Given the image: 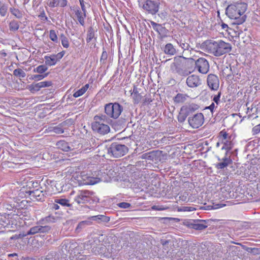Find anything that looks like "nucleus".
I'll use <instances>...</instances> for the list:
<instances>
[{
  "mask_svg": "<svg viewBox=\"0 0 260 260\" xmlns=\"http://www.w3.org/2000/svg\"><path fill=\"white\" fill-rule=\"evenodd\" d=\"M128 150V149L126 146L116 142L112 143L107 148L108 154L114 157H119L124 155Z\"/></svg>",
  "mask_w": 260,
  "mask_h": 260,
  "instance_id": "4",
  "label": "nucleus"
},
{
  "mask_svg": "<svg viewBox=\"0 0 260 260\" xmlns=\"http://www.w3.org/2000/svg\"><path fill=\"white\" fill-rule=\"evenodd\" d=\"M64 54V52L62 51L60 53H58L56 55H55V56H56V58H57V60L61 59Z\"/></svg>",
  "mask_w": 260,
  "mask_h": 260,
  "instance_id": "63",
  "label": "nucleus"
},
{
  "mask_svg": "<svg viewBox=\"0 0 260 260\" xmlns=\"http://www.w3.org/2000/svg\"><path fill=\"white\" fill-rule=\"evenodd\" d=\"M207 50L208 52L216 56H220L231 51L232 46L230 43L222 40L217 41L210 40L207 42Z\"/></svg>",
  "mask_w": 260,
  "mask_h": 260,
  "instance_id": "3",
  "label": "nucleus"
},
{
  "mask_svg": "<svg viewBox=\"0 0 260 260\" xmlns=\"http://www.w3.org/2000/svg\"><path fill=\"white\" fill-rule=\"evenodd\" d=\"M94 122H99V123H109L111 122V120L106 115L100 114L99 115H96L94 117Z\"/></svg>",
  "mask_w": 260,
  "mask_h": 260,
  "instance_id": "23",
  "label": "nucleus"
},
{
  "mask_svg": "<svg viewBox=\"0 0 260 260\" xmlns=\"http://www.w3.org/2000/svg\"><path fill=\"white\" fill-rule=\"evenodd\" d=\"M8 10V6L7 5L0 2V15L2 17L6 16Z\"/></svg>",
  "mask_w": 260,
  "mask_h": 260,
  "instance_id": "40",
  "label": "nucleus"
},
{
  "mask_svg": "<svg viewBox=\"0 0 260 260\" xmlns=\"http://www.w3.org/2000/svg\"><path fill=\"white\" fill-rule=\"evenodd\" d=\"M89 87V84H86L84 86H83L81 88L76 91L74 94L73 96L75 98H78L81 95H82L88 89Z\"/></svg>",
  "mask_w": 260,
  "mask_h": 260,
  "instance_id": "31",
  "label": "nucleus"
},
{
  "mask_svg": "<svg viewBox=\"0 0 260 260\" xmlns=\"http://www.w3.org/2000/svg\"><path fill=\"white\" fill-rule=\"evenodd\" d=\"M221 96V92H218L217 94L215 95L213 97V101L218 105L220 102V98Z\"/></svg>",
  "mask_w": 260,
  "mask_h": 260,
  "instance_id": "55",
  "label": "nucleus"
},
{
  "mask_svg": "<svg viewBox=\"0 0 260 260\" xmlns=\"http://www.w3.org/2000/svg\"><path fill=\"white\" fill-rule=\"evenodd\" d=\"M67 0H58V6L60 7H64L67 5Z\"/></svg>",
  "mask_w": 260,
  "mask_h": 260,
  "instance_id": "57",
  "label": "nucleus"
},
{
  "mask_svg": "<svg viewBox=\"0 0 260 260\" xmlns=\"http://www.w3.org/2000/svg\"><path fill=\"white\" fill-rule=\"evenodd\" d=\"M252 132L253 135L257 134L260 132V123L253 127Z\"/></svg>",
  "mask_w": 260,
  "mask_h": 260,
  "instance_id": "56",
  "label": "nucleus"
},
{
  "mask_svg": "<svg viewBox=\"0 0 260 260\" xmlns=\"http://www.w3.org/2000/svg\"><path fill=\"white\" fill-rule=\"evenodd\" d=\"M220 135L222 136V141L228 140V134L225 132L221 131L220 132Z\"/></svg>",
  "mask_w": 260,
  "mask_h": 260,
  "instance_id": "58",
  "label": "nucleus"
},
{
  "mask_svg": "<svg viewBox=\"0 0 260 260\" xmlns=\"http://www.w3.org/2000/svg\"><path fill=\"white\" fill-rule=\"evenodd\" d=\"M48 75V73H46L44 75H34L31 76V79L36 81H39L47 77Z\"/></svg>",
  "mask_w": 260,
  "mask_h": 260,
  "instance_id": "47",
  "label": "nucleus"
},
{
  "mask_svg": "<svg viewBox=\"0 0 260 260\" xmlns=\"http://www.w3.org/2000/svg\"><path fill=\"white\" fill-rule=\"evenodd\" d=\"M171 70L182 76H187L190 73V71L184 66V58H175L174 62L171 65Z\"/></svg>",
  "mask_w": 260,
  "mask_h": 260,
  "instance_id": "6",
  "label": "nucleus"
},
{
  "mask_svg": "<svg viewBox=\"0 0 260 260\" xmlns=\"http://www.w3.org/2000/svg\"><path fill=\"white\" fill-rule=\"evenodd\" d=\"M94 192L88 190H79L74 198L78 204H86L90 201Z\"/></svg>",
  "mask_w": 260,
  "mask_h": 260,
  "instance_id": "7",
  "label": "nucleus"
},
{
  "mask_svg": "<svg viewBox=\"0 0 260 260\" xmlns=\"http://www.w3.org/2000/svg\"><path fill=\"white\" fill-rule=\"evenodd\" d=\"M92 224V222L88 220H84L80 222L76 226L75 232L79 234L82 231L86 226Z\"/></svg>",
  "mask_w": 260,
  "mask_h": 260,
  "instance_id": "21",
  "label": "nucleus"
},
{
  "mask_svg": "<svg viewBox=\"0 0 260 260\" xmlns=\"http://www.w3.org/2000/svg\"><path fill=\"white\" fill-rule=\"evenodd\" d=\"M75 15L79 23L84 26L85 24L84 19L86 17V12L81 11L79 9L75 11Z\"/></svg>",
  "mask_w": 260,
  "mask_h": 260,
  "instance_id": "20",
  "label": "nucleus"
},
{
  "mask_svg": "<svg viewBox=\"0 0 260 260\" xmlns=\"http://www.w3.org/2000/svg\"><path fill=\"white\" fill-rule=\"evenodd\" d=\"M51 207L52 209L56 210L59 209V206L58 205L57 203H56L55 202L54 203H53L51 205Z\"/></svg>",
  "mask_w": 260,
  "mask_h": 260,
  "instance_id": "60",
  "label": "nucleus"
},
{
  "mask_svg": "<svg viewBox=\"0 0 260 260\" xmlns=\"http://www.w3.org/2000/svg\"><path fill=\"white\" fill-rule=\"evenodd\" d=\"M51 230V228L48 225H40L39 226V233H48Z\"/></svg>",
  "mask_w": 260,
  "mask_h": 260,
  "instance_id": "44",
  "label": "nucleus"
},
{
  "mask_svg": "<svg viewBox=\"0 0 260 260\" xmlns=\"http://www.w3.org/2000/svg\"><path fill=\"white\" fill-rule=\"evenodd\" d=\"M57 218L53 215H49L40 220V223L45 224L56 222Z\"/></svg>",
  "mask_w": 260,
  "mask_h": 260,
  "instance_id": "30",
  "label": "nucleus"
},
{
  "mask_svg": "<svg viewBox=\"0 0 260 260\" xmlns=\"http://www.w3.org/2000/svg\"><path fill=\"white\" fill-rule=\"evenodd\" d=\"M56 146L57 148L62 150L63 151H69L71 150V147L69 146L68 142L64 140H60L56 143Z\"/></svg>",
  "mask_w": 260,
  "mask_h": 260,
  "instance_id": "22",
  "label": "nucleus"
},
{
  "mask_svg": "<svg viewBox=\"0 0 260 260\" xmlns=\"http://www.w3.org/2000/svg\"><path fill=\"white\" fill-rule=\"evenodd\" d=\"M9 26L10 31H16L18 30L20 25L17 21L13 20L10 22Z\"/></svg>",
  "mask_w": 260,
  "mask_h": 260,
  "instance_id": "32",
  "label": "nucleus"
},
{
  "mask_svg": "<svg viewBox=\"0 0 260 260\" xmlns=\"http://www.w3.org/2000/svg\"><path fill=\"white\" fill-rule=\"evenodd\" d=\"M13 75L20 78H24L25 77V73L21 69H16L13 71Z\"/></svg>",
  "mask_w": 260,
  "mask_h": 260,
  "instance_id": "42",
  "label": "nucleus"
},
{
  "mask_svg": "<svg viewBox=\"0 0 260 260\" xmlns=\"http://www.w3.org/2000/svg\"><path fill=\"white\" fill-rule=\"evenodd\" d=\"M80 6H81V7L82 11H83V12H86V10L85 6V5H84V1L83 0V1L80 0Z\"/></svg>",
  "mask_w": 260,
  "mask_h": 260,
  "instance_id": "61",
  "label": "nucleus"
},
{
  "mask_svg": "<svg viewBox=\"0 0 260 260\" xmlns=\"http://www.w3.org/2000/svg\"><path fill=\"white\" fill-rule=\"evenodd\" d=\"M48 69V68L45 65H40L35 68L33 70L34 72L42 74L45 72Z\"/></svg>",
  "mask_w": 260,
  "mask_h": 260,
  "instance_id": "41",
  "label": "nucleus"
},
{
  "mask_svg": "<svg viewBox=\"0 0 260 260\" xmlns=\"http://www.w3.org/2000/svg\"><path fill=\"white\" fill-rule=\"evenodd\" d=\"M187 116V112L186 111H184L183 108H181V111L178 116V121L180 123L184 122Z\"/></svg>",
  "mask_w": 260,
  "mask_h": 260,
  "instance_id": "34",
  "label": "nucleus"
},
{
  "mask_svg": "<svg viewBox=\"0 0 260 260\" xmlns=\"http://www.w3.org/2000/svg\"><path fill=\"white\" fill-rule=\"evenodd\" d=\"M49 38L53 42L55 43H58V37L55 32V31L53 29H51L49 31Z\"/></svg>",
  "mask_w": 260,
  "mask_h": 260,
  "instance_id": "43",
  "label": "nucleus"
},
{
  "mask_svg": "<svg viewBox=\"0 0 260 260\" xmlns=\"http://www.w3.org/2000/svg\"><path fill=\"white\" fill-rule=\"evenodd\" d=\"M151 25L153 29L156 31L161 37L165 36L166 33V29L161 24L151 21Z\"/></svg>",
  "mask_w": 260,
  "mask_h": 260,
  "instance_id": "19",
  "label": "nucleus"
},
{
  "mask_svg": "<svg viewBox=\"0 0 260 260\" xmlns=\"http://www.w3.org/2000/svg\"><path fill=\"white\" fill-rule=\"evenodd\" d=\"M53 132L56 134H62L64 132V130L62 127L61 124L55 126L53 128Z\"/></svg>",
  "mask_w": 260,
  "mask_h": 260,
  "instance_id": "48",
  "label": "nucleus"
},
{
  "mask_svg": "<svg viewBox=\"0 0 260 260\" xmlns=\"http://www.w3.org/2000/svg\"><path fill=\"white\" fill-rule=\"evenodd\" d=\"M39 11L40 12V14L39 15L38 17L43 21H48V18L46 16L43 8H40Z\"/></svg>",
  "mask_w": 260,
  "mask_h": 260,
  "instance_id": "46",
  "label": "nucleus"
},
{
  "mask_svg": "<svg viewBox=\"0 0 260 260\" xmlns=\"http://www.w3.org/2000/svg\"><path fill=\"white\" fill-rule=\"evenodd\" d=\"M123 110V107L118 103H110L105 105L106 114L109 117L114 119H117Z\"/></svg>",
  "mask_w": 260,
  "mask_h": 260,
  "instance_id": "5",
  "label": "nucleus"
},
{
  "mask_svg": "<svg viewBox=\"0 0 260 260\" xmlns=\"http://www.w3.org/2000/svg\"><path fill=\"white\" fill-rule=\"evenodd\" d=\"M107 124L94 122L92 124V128L94 131L101 135H105L110 132V127Z\"/></svg>",
  "mask_w": 260,
  "mask_h": 260,
  "instance_id": "11",
  "label": "nucleus"
},
{
  "mask_svg": "<svg viewBox=\"0 0 260 260\" xmlns=\"http://www.w3.org/2000/svg\"><path fill=\"white\" fill-rule=\"evenodd\" d=\"M163 51L165 54L171 56L175 55L176 53V49L171 43L167 44L164 47Z\"/></svg>",
  "mask_w": 260,
  "mask_h": 260,
  "instance_id": "24",
  "label": "nucleus"
},
{
  "mask_svg": "<svg viewBox=\"0 0 260 260\" xmlns=\"http://www.w3.org/2000/svg\"><path fill=\"white\" fill-rule=\"evenodd\" d=\"M55 202L56 203L59 204L62 206L63 207H70L72 205L69 203V200L66 199H57L55 200Z\"/></svg>",
  "mask_w": 260,
  "mask_h": 260,
  "instance_id": "35",
  "label": "nucleus"
},
{
  "mask_svg": "<svg viewBox=\"0 0 260 260\" xmlns=\"http://www.w3.org/2000/svg\"><path fill=\"white\" fill-rule=\"evenodd\" d=\"M161 244L164 247H167L168 245L170 243V240H167L165 239H161L160 241Z\"/></svg>",
  "mask_w": 260,
  "mask_h": 260,
  "instance_id": "59",
  "label": "nucleus"
},
{
  "mask_svg": "<svg viewBox=\"0 0 260 260\" xmlns=\"http://www.w3.org/2000/svg\"><path fill=\"white\" fill-rule=\"evenodd\" d=\"M224 206H225L224 204H216L215 205H214V206L209 205L205 208V209L210 210L211 209H218L219 208H221Z\"/></svg>",
  "mask_w": 260,
  "mask_h": 260,
  "instance_id": "51",
  "label": "nucleus"
},
{
  "mask_svg": "<svg viewBox=\"0 0 260 260\" xmlns=\"http://www.w3.org/2000/svg\"><path fill=\"white\" fill-rule=\"evenodd\" d=\"M10 11L13 15L19 19L22 18L24 16V12L20 11L18 9L11 8L10 9Z\"/></svg>",
  "mask_w": 260,
  "mask_h": 260,
  "instance_id": "27",
  "label": "nucleus"
},
{
  "mask_svg": "<svg viewBox=\"0 0 260 260\" xmlns=\"http://www.w3.org/2000/svg\"><path fill=\"white\" fill-rule=\"evenodd\" d=\"M28 193L30 196L34 197L38 201L44 200L45 194H47L46 191H44L39 189H37L32 191H29Z\"/></svg>",
  "mask_w": 260,
  "mask_h": 260,
  "instance_id": "16",
  "label": "nucleus"
},
{
  "mask_svg": "<svg viewBox=\"0 0 260 260\" xmlns=\"http://www.w3.org/2000/svg\"><path fill=\"white\" fill-rule=\"evenodd\" d=\"M155 156V152L154 151H150L148 153H144L141 156V158L153 160Z\"/></svg>",
  "mask_w": 260,
  "mask_h": 260,
  "instance_id": "37",
  "label": "nucleus"
},
{
  "mask_svg": "<svg viewBox=\"0 0 260 260\" xmlns=\"http://www.w3.org/2000/svg\"><path fill=\"white\" fill-rule=\"evenodd\" d=\"M180 46L184 50H188L190 47V45H189V44L185 42V41H184L183 42L181 41Z\"/></svg>",
  "mask_w": 260,
  "mask_h": 260,
  "instance_id": "54",
  "label": "nucleus"
},
{
  "mask_svg": "<svg viewBox=\"0 0 260 260\" xmlns=\"http://www.w3.org/2000/svg\"><path fill=\"white\" fill-rule=\"evenodd\" d=\"M115 119L113 121H111L112 128L116 131H120L124 128L126 123V119L121 117L118 119Z\"/></svg>",
  "mask_w": 260,
  "mask_h": 260,
  "instance_id": "15",
  "label": "nucleus"
},
{
  "mask_svg": "<svg viewBox=\"0 0 260 260\" xmlns=\"http://www.w3.org/2000/svg\"><path fill=\"white\" fill-rule=\"evenodd\" d=\"M133 99L135 101V103H139V102L141 99V95L140 93H139L138 89L136 87L134 86L133 89Z\"/></svg>",
  "mask_w": 260,
  "mask_h": 260,
  "instance_id": "39",
  "label": "nucleus"
},
{
  "mask_svg": "<svg viewBox=\"0 0 260 260\" xmlns=\"http://www.w3.org/2000/svg\"><path fill=\"white\" fill-rule=\"evenodd\" d=\"M195 64L198 71L203 74H207L209 70V64L208 61L204 58L200 57L198 59Z\"/></svg>",
  "mask_w": 260,
  "mask_h": 260,
  "instance_id": "10",
  "label": "nucleus"
},
{
  "mask_svg": "<svg viewBox=\"0 0 260 260\" xmlns=\"http://www.w3.org/2000/svg\"><path fill=\"white\" fill-rule=\"evenodd\" d=\"M39 225L31 227L27 233V235H35L39 233Z\"/></svg>",
  "mask_w": 260,
  "mask_h": 260,
  "instance_id": "45",
  "label": "nucleus"
},
{
  "mask_svg": "<svg viewBox=\"0 0 260 260\" xmlns=\"http://www.w3.org/2000/svg\"><path fill=\"white\" fill-rule=\"evenodd\" d=\"M221 143L223 144L221 148L222 150H225V155H228V152L232 149L233 147V144L231 141L229 140L222 141Z\"/></svg>",
  "mask_w": 260,
  "mask_h": 260,
  "instance_id": "29",
  "label": "nucleus"
},
{
  "mask_svg": "<svg viewBox=\"0 0 260 260\" xmlns=\"http://www.w3.org/2000/svg\"><path fill=\"white\" fill-rule=\"evenodd\" d=\"M190 227L196 230H203L206 229L207 225L202 223H191Z\"/></svg>",
  "mask_w": 260,
  "mask_h": 260,
  "instance_id": "38",
  "label": "nucleus"
},
{
  "mask_svg": "<svg viewBox=\"0 0 260 260\" xmlns=\"http://www.w3.org/2000/svg\"><path fill=\"white\" fill-rule=\"evenodd\" d=\"M187 121L192 128H198L204 123V116L202 113H198L189 116Z\"/></svg>",
  "mask_w": 260,
  "mask_h": 260,
  "instance_id": "9",
  "label": "nucleus"
},
{
  "mask_svg": "<svg viewBox=\"0 0 260 260\" xmlns=\"http://www.w3.org/2000/svg\"><path fill=\"white\" fill-rule=\"evenodd\" d=\"M50 81H42L38 83L32 84L29 86V90L31 92L38 91L41 88L49 87L52 85Z\"/></svg>",
  "mask_w": 260,
  "mask_h": 260,
  "instance_id": "14",
  "label": "nucleus"
},
{
  "mask_svg": "<svg viewBox=\"0 0 260 260\" xmlns=\"http://www.w3.org/2000/svg\"><path fill=\"white\" fill-rule=\"evenodd\" d=\"M118 207L123 209L128 208L131 207V204L126 202H121L118 204Z\"/></svg>",
  "mask_w": 260,
  "mask_h": 260,
  "instance_id": "53",
  "label": "nucleus"
},
{
  "mask_svg": "<svg viewBox=\"0 0 260 260\" xmlns=\"http://www.w3.org/2000/svg\"><path fill=\"white\" fill-rule=\"evenodd\" d=\"M214 108L215 104L214 103H212L209 106L207 107L206 109H209L211 113H213Z\"/></svg>",
  "mask_w": 260,
  "mask_h": 260,
  "instance_id": "62",
  "label": "nucleus"
},
{
  "mask_svg": "<svg viewBox=\"0 0 260 260\" xmlns=\"http://www.w3.org/2000/svg\"><path fill=\"white\" fill-rule=\"evenodd\" d=\"M140 5L145 11L152 15H154L158 11L160 3L158 0H146Z\"/></svg>",
  "mask_w": 260,
  "mask_h": 260,
  "instance_id": "8",
  "label": "nucleus"
},
{
  "mask_svg": "<svg viewBox=\"0 0 260 260\" xmlns=\"http://www.w3.org/2000/svg\"><path fill=\"white\" fill-rule=\"evenodd\" d=\"M61 248L58 252L51 251L46 256H42L40 260H68V253L71 249H74L75 244L71 242H64L60 245Z\"/></svg>",
  "mask_w": 260,
  "mask_h": 260,
  "instance_id": "2",
  "label": "nucleus"
},
{
  "mask_svg": "<svg viewBox=\"0 0 260 260\" xmlns=\"http://www.w3.org/2000/svg\"><path fill=\"white\" fill-rule=\"evenodd\" d=\"M44 58L46 64L49 66L55 65L57 61V58H56V56H55V55L50 56H45Z\"/></svg>",
  "mask_w": 260,
  "mask_h": 260,
  "instance_id": "26",
  "label": "nucleus"
},
{
  "mask_svg": "<svg viewBox=\"0 0 260 260\" xmlns=\"http://www.w3.org/2000/svg\"><path fill=\"white\" fill-rule=\"evenodd\" d=\"M94 38V29L92 27H90L87 31L86 41L89 43Z\"/></svg>",
  "mask_w": 260,
  "mask_h": 260,
  "instance_id": "36",
  "label": "nucleus"
},
{
  "mask_svg": "<svg viewBox=\"0 0 260 260\" xmlns=\"http://www.w3.org/2000/svg\"><path fill=\"white\" fill-rule=\"evenodd\" d=\"M89 219L99 224L107 223L110 221V217L104 215L92 216L89 217Z\"/></svg>",
  "mask_w": 260,
  "mask_h": 260,
  "instance_id": "17",
  "label": "nucleus"
},
{
  "mask_svg": "<svg viewBox=\"0 0 260 260\" xmlns=\"http://www.w3.org/2000/svg\"><path fill=\"white\" fill-rule=\"evenodd\" d=\"M48 5L51 8H54L58 6V0H50Z\"/></svg>",
  "mask_w": 260,
  "mask_h": 260,
  "instance_id": "49",
  "label": "nucleus"
},
{
  "mask_svg": "<svg viewBox=\"0 0 260 260\" xmlns=\"http://www.w3.org/2000/svg\"><path fill=\"white\" fill-rule=\"evenodd\" d=\"M208 85L212 90H217L219 88V81L218 77L214 74H209L207 79Z\"/></svg>",
  "mask_w": 260,
  "mask_h": 260,
  "instance_id": "12",
  "label": "nucleus"
},
{
  "mask_svg": "<svg viewBox=\"0 0 260 260\" xmlns=\"http://www.w3.org/2000/svg\"><path fill=\"white\" fill-rule=\"evenodd\" d=\"M107 57H108V54H107V52L105 50H103L102 55H101V57L100 61L101 62L105 63L106 60L107 59Z\"/></svg>",
  "mask_w": 260,
  "mask_h": 260,
  "instance_id": "50",
  "label": "nucleus"
},
{
  "mask_svg": "<svg viewBox=\"0 0 260 260\" xmlns=\"http://www.w3.org/2000/svg\"><path fill=\"white\" fill-rule=\"evenodd\" d=\"M231 72L232 69L231 67H230V68L226 67L223 70V73L225 74V75L228 77H230L231 75Z\"/></svg>",
  "mask_w": 260,
  "mask_h": 260,
  "instance_id": "52",
  "label": "nucleus"
},
{
  "mask_svg": "<svg viewBox=\"0 0 260 260\" xmlns=\"http://www.w3.org/2000/svg\"><path fill=\"white\" fill-rule=\"evenodd\" d=\"M83 179L85 181L84 183L88 185H94L100 181V179L92 176H83Z\"/></svg>",
  "mask_w": 260,
  "mask_h": 260,
  "instance_id": "25",
  "label": "nucleus"
},
{
  "mask_svg": "<svg viewBox=\"0 0 260 260\" xmlns=\"http://www.w3.org/2000/svg\"><path fill=\"white\" fill-rule=\"evenodd\" d=\"M59 38L63 47L66 48H69L70 44L68 38L63 33L59 35Z\"/></svg>",
  "mask_w": 260,
  "mask_h": 260,
  "instance_id": "33",
  "label": "nucleus"
},
{
  "mask_svg": "<svg viewBox=\"0 0 260 260\" xmlns=\"http://www.w3.org/2000/svg\"><path fill=\"white\" fill-rule=\"evenodd\" d=\"M186 84L189 87L194 88L200 86L201 84V81L197 75H192L188 76L186 79Z\"/></svg>",
  "mask_w": 260,
  "mask_h": 260,
  "instance_id": "13",
  "label": "nucleus"
},
{
  "mask_svg": "<svg viewBox=\"0 0 260 260\" xmlns=\"http://www.w3.org/2000/svg\"><path fill=\"white\" fill-rule=\"evenodd\" d=\"M184 208V211H191L194 210V208L191 207H185Z\"/></svg>",
  "mask_w": 260,
  "mask_h": 260,
  "instance_id": "64",
  "label": "nucleus"
},
{
  "mask_svg": "<svg viewBox=\"0 0 260 260\" xmlns=\"http://www.w3.org/2000/svg\"><path fill=\"white\" fill-rule=\"evenodd\" d=\"M247 9V4L244 2H237L229 5L225 10V14L233 20V24H240L245 21L244 14Z\"/></svg>",
  "mask_w": 260,
  "mask_h": 260,
  "instance_id": "1",
  "label": "nucleus"
},
{
  "mask_svg": "<svg viewBox=\"0 0 260 260\" xmlns=\"http://www.w3.org/2000/svg\"><path fill=\"white\" fill-rule=\"evenodd\" d=\"M218 159L219 161L222 160V162H219L216 165V168L218 169H223L232 162V159L230 157H228V155H225L223 158L220 159V158H218Z\"/></svg>",
  "mask_w": 260,
  "mask_h": 260,
  "instance_id": "18",
  "label": "nucleus"
},
{
  "mask_svg": "<svg viewBox=\"0 0 260 260\" xmlns=\"http://www.w3.org/2000/svg\"><path fill=\"white\" fill-rule=\"evenodd\" d=\"M185 94L178 93L174 98V102L177 103H184L188 98Z\"/></svg>",
  "mask_w": 260,
  "mask_h": 260,
  "instance_id": "28",
  "label": "nucleus"
}]
</instances>
